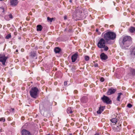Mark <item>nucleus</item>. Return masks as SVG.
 Here are the masks:
<instances>
[{
    "mask_svg": "<svg viewBox=\"0 0 135 135\" xmlns=\"http://www.w3.org/2000/svg\"><path fill=\"white\" fill-rule=\"evenodd\" d=\"M64 84L65 85H67V81H65L64 83Z\"/></svg>",
    "mask_w": 135,
    "mask_h": 135,
    "instance_id": "nucleus-33",
    "label": "nucleus"
},
{
    "mask_svg": "<svg viewBox=\"0 0 135 135\" xmlns=\"http://www.w3.org/2000/svg\"><path fill=\"white\" fill-rule=\"evenodd\" d=\"M3 131V130L2 129H0V132H1Z\"/></svg>",
    "mask_w": 135,
    "mask_h": 135,
    "instance_id": "nucleus-34",
    "label": "nucleus"
},
{
    "mask_svg": "<svg viewBox=\"0 0 135 135\" xmlns=\"http://www.w3.org/2000/svg\"><path fill=\"white\" fill-rule=\"evenodd\" d=\"M60 49L58 47H56L54 49V51L56 53H59L60 51Z\"/></svg>",
    "mask_w": 135,
    "mask_h": 135,
    "instance_id": "nucleus-19",
    "label": "nucleus"
},
{
    "mask_svg": "<svg viewBox=\"0 0 135 135\" xmlns=\"http://www.w3.org/2000/svg\"><path fill=\"white\" fill-rule=\"evenodd\" d=\"M12 110H14V109H13H13H12Z\"/></svg>",
    "mask_w": 135,
    "mask_h": 135,
    "instance_id": "nucleus-41",
    "label": "nucleus"
},
{
    "mask_svg": "<svg viewBox=\"0 0 135 135\" xmlns=\"http://www.w3.org/2000/svg\"><path fill=\"white\" fill-rule=\"evenodd\" d=\"M37 58V57H36V59Z\"/></svg>",
    "mask_w": 135,
    "mask_h": 135,
    "instance_id": "nucleus-42",
    "label": "nucleus"
},
{
    "mask_svg": "<svg viewBox=\"0 0 135 135\" xmlns=\"http://www.w3.org/2000/svg\"><path fill=\"white\" fill-rule=\"evenodd\" d=\"M116 90V89L111 88L108 90L107 92V94L108 95H110L111 94L114 93Z\"/></svg>",
    "mask_w": 135,
    "mask_h": 135,
    "instance_id": "nucleus-7",
    "label": "nucleus"
},
{
    "mask_svg": "<svg viewBox=\"0 0 135 135\" xmlns=\"http://www.w3.org/2000/svg\"><path fill=\"white\" fill-rule=\"evenodd\" d=\"M69 2H70V3H71L72 2V1L71 0H70L69 1Z\"/></svg>",
    "mask_w": 135,
    "mask_h": 135,
    "instance_id": "nucleus-35",
    "label": "nucleus"
},
{
    "mask_svg": "<svg viewBox=\"0 0 135 135\" xmlns=\"http://www.w3.org/2000/svg\"><path fill=\"white\" fill-rule=\"evenodd\" d=\"M38 89L36 87L31 88L30 91V95L32 98H36L37 97Z\"/></svg>",
    "mask_w": 135,
    "mask_h": 135,
    "instance_id": "nucleus-3",
    "label": "nucleus"
},
{
    "mask_svg": "<svg viewBox=\"0 0 135 135\" xmlns=\"http://www.w3.org/2000/svg\"><path fill=\"white\" fill-rule=\"evenodd\" d=\"M69 135H72V134L71 133Z\"/></svg>",
    "mask_w": 135,
    "mask_h": 135,
    "instance_id": "nucleus-38",
    "label": "nucleus"
},
{
    "mask_svg": "<svg viewBox=\"0 0 135 135\" xmlns=\"http://www.w3.org/2000/svg\"><path fill=\"white\" fill-rule=\"evenodd\" d=\"M132 42V38L129 36H125L123 38L121 45L123 47L126 48L129 46Z\"/></svg>",
    "mask_w": 135,
    "mask_h": 135,
    "instance_id": "nucleus-2",
    "label": "nucleus"
},
{
    "mask_svg": "<svg viewBox=\"0 0 135 135\" xmlns=\"http://www.w3.org/2000/svg\"><path fill=\"white\" fill-rule=\"evenodd\" d=\"M8 16L9 18L11 19H12L13 18V16L11 14H10L8 16L6 15L4 17V18L7 20H9L7 18Z\"/></svg>",
    "mask_w": 135,
    "mask_h": 135,
    "instance_id": "nucleus-14",
    "label": "nucleus"
},
{
    "mask_svg": "<svg viewBox=\"0 0 135 135\" xmlns=\"http://www.w3.org/2000/svg\"><path fill=\"white\" fill-rule=\"evenodd\" d=\"M64 19H66V17H65Z\"/></svg>",
    "mask_w": 135,
    "mask_h": 135,
    "instance_id": "nucleus-39",
    "label": "nucleus"
},
{
    "mask_svg": "<svg viewBox=\"0 0 135 135\" xmlns=\"http://www.w3.org/2000/svg\"><path fill=\"white\" fill-rule=\"evenodd\" d=\"M83 98H83H83H82V99H82Z\"/></svg>",
    "mask_w": 135,
    "mask_h": 135,
    "instance_id": "nucleus-40",
    "label": "nucleus"
},
{
    "mask_svg": "<svg viewBox=\"0 0 135 135\" xmlns=\"http://www.w3.org/2000/svg\"><path fill=\"white\" fill-rule=\"evenodd\" d=\"M132 106V105L130 103L128 104L127 105V107L129 108H131Z\"/></svg>",
    "mask_w": 135,
    "mask_h": 135,
    "instance_id": "nucleus-29",
    "label": "nucleus"
},
{
    "mask_svg": "<svg viewBox=\"0 0 135 135\" xmlns=\"http://www.w3.org/2000/svg\"><path fill=\"white\" fill-rule=\"evenodd\" d=\"M42 28V27L41 25H38L37 26V31H41Z\"/></svg>",
    "mask_w": 135,
    "mask_h": 135,
    "instance_id": "nucleus-15",
    "label": "nucleus"
},
{
    "mask_svg": "<svg viewBox=\"0 0 135 135\" xmlns=\"http://www.w3.org/2000/svg\"><path fill=\"white\" fill-rule=\"evenodd\" d=\"M0 11L2 12H4V8L3 7H0Z\"/></svg>",
    "mask_w": 135,
    "mask_h": 135,
    "instance_id": "nucleus-26",
    "label": "nucleus"
},
{
    "mask_svg": "<svg viewBox=\"0 0 135 135\" xmlns=\"http://www.w3.org/2000/svg\"><path fill=\"white\" fill-rule=\"evenodd\" d=\"M121 128V125H119V126H117L116 127H113V130L114 132H118L120 131V129Z\"/></svg>",
    "mask_w": 135,
    "mask_h": 135,
    "instance_id": "nucleus-9",
    "label": "nucleus"
},
{
    "mask_svg": "<svg viewBox=\"0 0 135 135\" xmlns=\"http://www.w3.org/2000/svg\"><path fill=\"white\" fill-rule=\"evenodd\" d=\"M8 57L6 56L4 54H0V61L2 62L3 65H5V63Z\"/></svg>",
    "mask_w": 135,
    "mask_h": 135,
    "instance_id": "nucleus-5",
    "label": "nucleus"
},
{
    "mask_svg": "<svg viewBox=\"0 0 135 135\" xmlns=\"http://www.w3.org/2000/svg\"><path fill=\"white\" fill-rule=\"evenodd\" d=\"M5 121V119L4 118L2 117L0 118V121H2L4 122Z\"/></svg>",
    "mask_w": 135,
    "mask_h": 135,
    "instance_id": "nucleus-28",
    "label": "nucleus"
},
{
    "mask_svg": "<svg viewBox=\"0 0 135 135\" xmlns=\"http://www.w3.org/2000/svg\"><path fill=\"white\" fill-rule=\"evenodd\" d=\"M22 135H31L30 133L25 129H23L22 131Z\"/></svg>",
    "mask_w": 135,
    "mask_h": 135,
    "instance_id": "nucleus-11",
    "label": "nucleus"
},
{
    "mask_svg": "<svg viewBox=\"0 0 135 135\" xmlns=\"http://www.w3.org/2000/svg\"><path fill=\"white\" fill-rule=\"evenodd\" d=\"M103 101L107 104H110L111 103V101L109 98L107 97L104 95L103 97L101 98Z\"/></svg>",
    "mask_w": 135,
    "mask_h": 135,
    "instance_id": "nucleus-6",
    "label": "nucleus"
},
{
    "mask_svg": "<svg viewBox=\"0 0 135 135\" xmlns=\"http://www.w3.org/2000/svg\"><path fill=\"white\" fill-rule=\"evenodd\" d=\"M67 112L68 114H71L73 112V111L71 108V107H68L67 109Z\"/></svg>",
    "mask_w": 135,
    "mask_h": 135,
    "instance_id": "nucleus-16",
    "label": "nucleus"
},
{
    "mask_svg": "<svg viewBox=\"0 0 135 135\" xmlns=\"http://www.w3.org/2000/svg\"><path fill=\"white\" fill-rule=\"evenodd\" d=\"M111 122L113 123H116L117 122V119L116 118H114L110 120Z\"/></svg>",
    "mask_w": 135,
    "mask_h": 135,
    "instance_id": "nucleus-20",
    "label": "nucleus"
},
{
    "mask_svg": "<svg viewBox=\"0 0 135 135\" xmlns=\"http://www.w3.org/2000/svg\"><path fill=\"white\" fill-rule=\"evenodd\" d=\"M18 50L17 49V50H16V52H18Z\"/></svg>",
    "mask_w": 135,
    "mask_h": 135,
    "instance_id": "nucleus-37",
    "label": "nucleus"
},
{
    "mask_svg": "<svg viewBox=\"0 0 135 135\" xmlns=\"http://www.w3.org/2000/svg\"><path fill=\"white\" fill-rule=\"evenodd\" d=\"M131 73L133 76H135V69H130Z\"/></svg>",
    "mask_w": 135,
    "mask_h": 135,
    "instance_id": "nucleus-17",
    "label": "nucleus"
},
{
    "mask_svg": "<svg viewBox=\"0 0 135 135\" xmlns=\"http://www.w3.org/2000/svg\"><path fill=\"white\" fill-rule=\"evenodd\" d=\"M98 64L97 63L95 64L94 65V66L95 67H98Z\"/></svg>",
    "mask_w": 135,
    "mask_h": 135,
    "instance_id": "nucleus-32",
    "label": "nucleus"
},
{
    "mask_svg": "<svg viewBox=\"0 0 135 135\" xmlns=\"http://www.w3.org/2000/svg\"><path fill=\"white\" fill-rule=\"evenodd\" d=\"M31 56L32 57H36V55L34 52H31Z\"/></svg>",
    "mask_w": 135,
    "mask_h": 135,
    "instance_id": "nucleus-21",
    "label": "nucleus"
},
{
    "mask_svg": "<svg viewBox=\"0 0 135 135\" xmlns=\"http://www.w3.org/2000/svg\"><path fill=\"white\" fill-rule=\"evenodd\" d=\"M104 50L105 51H107L108 49V48L107 46H105L104 47Z\"/></svg>",
    "mask_w": 135,
    "mask_h": 135,
    "instance_id": "nucleus-30",
    "label": "nucleus"
},
{
    "mask_svg": "<svg viewBox=\"0 0 135 135\" xmlns=\"http://www.w3.org/2000/svg\"><path fill=\"white\" fill-rule=\"evenodd\" d=\"M11 37V35L10 34H8L5 37V38L6 39H9Z\"/></svg>",
    "mask_w": 135,
    "mask_h": 135,
    "instance_id": "nucleus-23",
    "label": "nucleus"
},
{
    "mask_svg": "<svg viewBox=\"0 0 135 135\" xmlns=\"http://www.w3.org/2000/svg\"><path fill=\"white\" fill-rule=\"evenodd\" d=\"M104 38H101L99 40L97 46L99 48H104L105 46V41Z\"/></svg>",
    "mask_w": 135,
    "mask_h": 135,
    "instance_id": "nucleus-4",
    "label": "nucleus"
},
{
    "mask_svg": "<svg viewBox=\"0 0 135 135\" xmlns=\"http://www.w3.org/2000/svg\"><path fill=\"white\" fill-rule=\"evenodd\" d=\"M100 58L102 60H105L108 59L107 56L104 53H102L100 55Z\"/></svg>",
    "mask_w": 135,
    "mask_h": 135,
    "instance_id": "nucleus-8",
    "label": "nucleus"
},
{
    "mask_svg": "<svg viewBox=\"0 0 135 135\" xmlns=\"http://www.w3.org/2000/svg\"><path fill=\"white\" fill-rule=\"evenodd\" d=\"M116 37V34L111 31H108L105 33L104 35V38L106 42L110 40H114Z\"/></svg>",
    "mask_w": 135,
    "mask_h": 135,
    "instance_id": "nucleus-1",
    "label": "nucleus"
},
{
    "mask_svg": "<svg viewBox=\"0 0 135 135\" xmlns=\"http://www.w3.org/2000/svg\"><path fill=\"white\" fill-rule=\"evenodd\" d=\"M129 31L131 33H134L135 32V27L131 26L129 29Z\"/></svg>",
    "mask_w": 135,
    "mask_h": 135,
    "instance_id": "nucleus-13",
    "label": "nucleus"
},
{
    "mask_svg": "<svg viewBox=\"0 0 135 135\" xmlns=\"http://www.w3.org/2000/svg\"><path fill=\"white\" fill-rule=\"evenodd\" d=\"M131 54L135 55V48L132 49L131 52Z\"/></svg>",
    "mask_w": 135,
    "mask_h": 135,
    "instance_id": "nucleus-25",
    "label": "nucleus"
},
{
    "mask_svg": "<svg viewBox=\"0 0 135 135\" xmlns=\"http://www.w3.org/2000/svg\"><path fill=\"white\" fill-rule=\"evenodd\" d=\"M98 31V29H96V31H97H97Z\"/></svg>",
    "mask_w": 135,
    "mask_h": 135,
    "instance_id": "nucleus-36",
    "label": "nucleus"
},
{
    "mask_svg": "<svg viewBox=\"0 0 135 135\" xmlns=\"http://www.w3.org/2000/svg\"><path fill=\"white\" fill-rule=\"evenodd\" d=\"M78 55L77 53H75L71 57V60L72 62H74L77 59Z\"/></svg>",
    "mask_w": 135,
    "mask_h": 135,
    "instance_id": "nucleus-10",
    "label": "nucleus"
},
{
    "mask_svg": "<svg viewBox=\"0 0 135 135\" xmlns=\"http://www.w3.org/2000/svg\"><path fill=\"white\" fill-rule=\"evenodd\" d=\"M53 19V18H50L49 17H48L47 18V20L48 21H49L50 22H52Z\"/></svg>",
    "mask_w": 135,
    "mask_h": 135,
    "instance_id": "nucleus-24",
    "label": "nucleus"
},
{
    "mask_svg": "<svg viewBox=\"0 0 135 135\" xmlns=\"http://www.w3.org/2000/svg\"><path fill=\"white\" fill-rule=\"evenodd\" d=\"M18 0H12L11 1V4L13 6L17 5L18 3Z\"/></svg>",
    "mask_w": 135,
    "mask_h": 135,
    "instance_id": "nucleus-12",
    "label": "nucleus"
},
{
    "mask_svg": "<svg viewBox=\"0 0 135 135\" xmlns=\"http://www.w3.org/2000/svg\"><path fill=\"white\" fill-rule=\"evenodd\" d=\"M122 94L121 93H118V96L117 98V100L118 101H119V99L120 98V96L121 95H122Z\"/></svg>",
    "mask_w": 135,
    "mask_h": 135,
    "instance_id": "nucleus-22",
    "label": "nucleus"
},
{
    "mask_svg": "<svg viewBox=\"0 0 135 135\" xmlns=\"http://www.w3.org/2000/svg\"><path fill=\"white\" fill-rule=\"evenodd\" d=\"M104 80V79L103 77H101L100 79V81L102 82H103Z\"/></svg>",
    "mask_w": 135,
    "mask_h": 135,
    "instance_id": "nucleus-31",
    "label": "nucleus"
},
{
    "mask_svg": "<svg viewBox=\"0 0 135 135\" xmlns=\"http://www.w3.org/2000/svg\"><path fill=\"white\" fill-rule=\"evenodd\" d=\"M103 111V107H100L99 110L97 111V113L98 114H100Z\"/></svg>",
    "mask_w": 135,
    "mask_h": 135,
    "instance_id": "nucleus-18",
    "label": "nucleus"
},
{
    "mask_svg": "<svg viewBox=\"0 0 135 135\" xmlns=\"http://www.w3.org/2000/svg\"><path fill=\"white\" fill-rule=\"evenodd\" d=\"M89 58L88 56H85V59L86 61L88 60L89 59Z\"/></svg>",
    "mask_w": 135,
    "mask_h": 135,
    "instance_id": "nucleus-27",
    "label": "nucleus"
}]
</instances>
